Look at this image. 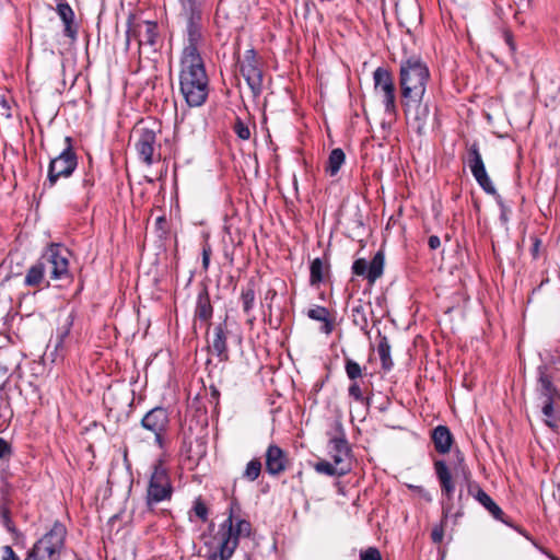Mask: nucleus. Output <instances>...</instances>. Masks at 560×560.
I'll use <instances>...</instances> for the list:
<instances>
[{"label":"nucleus","instance_id":"nucleus-1","mask_svg":"<svg viewBox=\"0 0 560 560\" xmlns=\"http://www.w3.org/2000/svg\"><path fill=\"white\" fill-rule=\"evenodd\" d=\"M179 91L190 107L201 106L208 98L209 78L195 37H189L182 52Z\"/></svg>","mask_w":560,"mask_h":560},{"label":"nucleus","instance_id":"nucleus-2","mask_svg":"<svg viewBox=\"0 0 560 560\" xmlns=\"http://www.w3.org/2000/svg\"><path fill=\"white\" fill-rule=\"evenodd\" d=\"M433 468L440 483L442 497L445 498V500L442 501V521L439 525H435L431 532L432 541L434 544H440L444 537V522L452 515L455 518L462 517L464 515V511L463 506H459V509L453 514L455 482L446 462L443 459H435L433 462Z\"/></svg>","mask_w":560,"mask_h":560},{"label":"nucleus","instance_id":"nucleus-3","mask_svg":"<svg viewBox=\"0 0 560 560\" xmlns=\"http://www.w3.org/2000/svg\"><path fill=\"white\" fill-rule=\"evenodd\" d=\"M240 504L233 500L229 508L228 518L220 525L217 537L221 538V560H228L234 553L240 537H249L252 524L243 518L234 523V513L240 511Z\"/></svg>","mask_w":560,"mask_h":560},{"label":"nucleus","instance_id":"nucleus-4","mask_svg":"<svg viewBox=\"0 0 560 560\" xmlns=\"http://www.w3.org/2000/svg\"><path fill=\"white\" fill-rule=\"evenodd\" d=\"M430 71L427 65L418 57H410L400 65L401 98L423 97Z\"/></svg>","mask_w":560,"mask_h":560},{"label":"nucleus","instance_id":"nucleus-5","mask_svg":"<svg viewBox=\"0 0 560 560\" xmlns=\"http://www.w3.org/2000/svg\"><path fill=\"white\" fill-rule=\"evenodd\" d=\"M67 528L60 522H55L27 551L24 560H60L65 549Z\"/></svg>","mask_w":560,"mask_h":560},{"label":"nucleus","instance_id":"nucleus-6","mask_svg":"<svg viewBox=\"0 0 560 560\" xmlns=\"http://www.w3.org/2000/svg\"><path fill=\"white\" fill-rule=\"evenodd\" d=\"M70 252L61 244L51 243L37 259L43 270L54 281H70Z\"/></svg>","mask_w":560,"mask_h":560},{"label":"nucleus","instance_id":"nucleus-7","mask_svg":"<svg viewBox=\"0 0 560 560\" xmlns=\"http://www.w3.org/2000/svg\"><path fill=\"white\" fill-rule=\"evenodd\" d=\"M457 463L454 466V471L460 475L467 483V492L474 497L495 520L504 522V513L502 509L491 499V497L483 491L480 485L471 479V471L465 463L464 454L456 451Z\"/></svg>","mask_w":560,"mask_h":560},{"label":"nucleus","instance_id":"nucleus-8","mask_svg":"<svg viewBox=\"0 0 560 560\" xmlns=\"http://www.w3.org/2000/svg\"><path fill=\"white\" fill-rule=\"evenodd\" d=\"M65 148L50 160L47 172V183L49 188L54 187L59 178L70 177L78 166V155L74 151L73 139L69 136L65 138Z\"/></svg>","mask_w":560,"mask_h":560},{"label":"nucleus","instance_id":"nucleus-9","mask_svg":"<svg viewBox=\"0 0 560 560\" xmlns=\"http://www.w3.org/2000/svg\"><path fill=\"white\" fill-rule=\"evenodd\" d=\"M173 494V486L166 468L161 462L153 466V471L147 488V505L150 510L160 502L170 501Z\"/></svg>","mask_w":560,"mask_h":560},{"label":"nucleus","instance_id":"nucleus-10","mask_svg":"<svg viewBox=\"0 0 560 560\" xmlns=\"http://www.w3.org/2000/svg\"><path fill=\"white\" fill-rule=\"evenodd\" d=\"M171 423L170 412L164 407H154L141 419V427L153 434L155 444L162 448Z\"/></svg>","mask_w":560,"mask_h":560},{"label":"nucleus","instance_id":"nucleus-11","mask_svg":"<svg viewBox=\"0 0 560 560\" xmlns=\"http://www.w3.org/2000/svg\"><path fill=\"white\" fill-rule=\"evenodd\" d=\"M465 163L469 166L472 176L475 177L478 185L489 195H495L497 189L492 184L480 154L479 144L477 141L467 143V155Z\"/></svg>","mask_w":560,"mask_h":560},{"label":"nucleus","instance_id":"nucleus-12","mask_svg":"<svg viewBox=\"0 0 560 560\" xmlns=\"http://www.w3.org/2000/svg\"><path fill=\"white\" fill-rule=\"evenodd\" d=\"M536 373V393L541 404L560 402V390L553 383L551 369L546 364H540Z\"/></svg>","mask_w":560,"mask_h":560},{"label":"nucleus","instance_id":"nucleus-13","mask_svg":"<svg viewBox=\"0 0 560 560\" xmlns=\"http://www.w3.org/2000/svg\"><path fill=\"white\" fill-rule=\"evenodd\" d=\"M138 139L136 141V150L139 159L148 166L152 165L155 161L160 160V154H156V132L153 128L141 127L136 130Z\"/></svg>","mask_w":560,"mask_h":560},{"label":"nucleus","instance_id":"nucleus-14","mask_svg":"<svg viewBox=\"0 0 560 560\" xmlns=\"http://www.w3.org/2000/svg\"><path fill=\"white\" fill-rule=\"evenodd\" d=\"M374 89L377 93H382L383 104L386 113H395L396 94L393 79L387 69L378 67L373 73Z\"/></svg>","mask_w":560,"mask_h":560},{"label":"nucleus","instance_id":"nucleus-15","mask_svg":"<svg viewBox=\"0 0 560 560\" xmlns=\"http://www.w3.org/2000/svg\"><path fill=\"white\" fill-rule=\"evenodd\" d=\"M405 115L412 122L418 133H422L430 115L428 103L423 97H404L401 98Z\"/></svg>","mask_w":560,"mask_h":560},{"label":"nucleus","instance_id":"nucleus-16","mask_svg":"<svg viewBox=\"0 0 560 560\" xmlns=\"http://www.w3.org/2000/svg\"><path fill=\"white\" fill-rule=\"evenodd\" d=\"M384 254L377 252L372 260L368 262L364 258H358L352 264V272L355 276L365 277L370 284H373L378 278L382 277L384 271Z\"/></svg>","mask_w":560,"mask_h":560},{"label":"nucleus","instance_id":"nucleus-17","mask_svg":"<svg viewBox=\"0 0 560 560\" xmlns=\"http://www.w3.org/2000/svg\"><path fill=\"white\" fill-rule=\"evenodd\" d=\"M290 466L288 453L277 444H269L265 453V469L272 476L277 477L283 474Z\"/></svg>","mask_w":560,"mask_h":560},{"label":"nucleus","instance_id":"nucleus-18","mask_svg":"<svg viewBox=\"0 0 560 560\" xmlns=\"http://www.w3.org/2000/svg\"><path fill=\"white\" fill-rule=\"evenodd\" d=\"M240 72L255 96L262 91L264 74L259 59L238 60Z\"/></svg>","mask_w":560,"mask_h":560},{"label":"nucleus","instance_id":"nucleus-19","mask_svg":"<svg viewBox=\"0 0 560 560\" xmlns=\"http://www.w3.org/2000/svg\"><path fill=\"white\" fill-rule=\"evenodd\" d=\"M328 454L337 466H350L351 448L341 427H339L338 434L329 439Z\"/></svg>","mask_w":560,"mask_h":560},{"label":"nucleus","instance_id":"nucleus-20","mask_svg":"<svg viewBox=\"0 0 560 560\" xmlns=\"http://www.w3.org/2000/svg\"><path fill=\"white\" fill-rule=\"evenodd\" d=\"M213 316V306L211 304V299L209 294L208 287L206 284H201L200 290L197 294L196 306L194 311V322L197 320L203 322L207 324V328L209 329L211 323V318Z\"/></svg>","mask_w":560,"mask_h":560},{"label":"nucleus","instance_id":"nucleus-21","mask_svg":"<svg viewBox=\"0 0 560 560\" xmlns=\"http://www.w3.org/2000/svg\"><path fill=\"white\" fill-rule=\"evenodd\" d=\"M240 302L244 314L247 316V323L253 325L256 317L253 315V311L256 303V280L250 278L247 283L241 288Z\"/></svg>","mask_w":560,"mask_h":560},{"label":"nucleus","instance_id":"nucleus-22","mask_svg":"<svg viewBox=\"0 0 560 560\" xmlns=\"http://www.w3.org/2000/svg\"><path fill=\"white\" fill-rule=\"evenodd\" d=\"M228 334L225 320L214 327L211 349L221 362L229 360Z\"/></svg>","mask_w":560,"mask_h":560},{"label":"nucleus","instance_id":"nucleus-23","mask_svg":"<svg viewBox=\"0 0 560 560\" xmlns=\"http://www.w3.org/2000/svg\"><path fill=\"white\" fill-rule=\"evenodd\" d=\"M131 40L137 44L139 54L148 59H153L163 46L162 37H126L127 47Z\"/></svg>","mask_w":560,"mask_h":560},{"label":"nucleus","instance_id":"nucleus-24","mask_svg":"<svg viewBox=\"0 0 560 560\" xmlns=\"http://www.w3.org/2000/svg\"><path fill=\"white\" fill-rule=\"evenodd\" d=\"M431 440L439 454H446L451 451L454 442L453 434L446 425H438L431 432Z\"/></svg>","mask_w":560,"mask_h":560},{"label":"nucleus","instance_id":"nucleus-25","mask_svg":"<svg viewBox=\"0 0 560 560\" xmlns=\"http://www.w3.org/2000/svg\"><path fill=\"white\" fill-rule=\"evenodd\" d=\"M368 310H371V303L363 300H357L351 308V320L364 334H369Z\"/></svg>","mask_w":560,"mask_h":560},{"label":"nucleus","instance_id":"nucleus-26","mask_svg":"<svg viewBox=\"0 0 560 560\" xmlns=\"http://www.w3.org/2000/svg\"><path fill=\"white\" fill-rule=\"evenodd\" d=\"M23 283L25 287L34 289L49 287V281H46V273L38 260L27 268Z\"/></svg>","mask_w":560,"mask_h":560},{"label":"nucleus","instance_id":"nucleus-27","mask_svg":"<svg viewBox=\"0 0 560 560\" xmlns=\"http://www.w3.org/2000/svg\"><path fill=\"white\" fill-rule=\"evenodd\" d=\"M329 277V265L322 258H315L310 266V284L319 287Z\"/></svg>","mask_w":560,"mask_h":560},{"label":"nucleus","instance_id":"nucleus-28","mask_svg":"<svg viewBox=\"0 0 560 560\" xmlns=\"http://www.w3.org/2000/svg\"><path fill=\"white\" fill-rule=\"evenodd\" d=\"M308 318L322 322V331L326 335H330L335 328V323L330 318V313L325 306L315 305L307 311Z\"/></svg>","mask_w":560,"mask_h":560},{"label":"nucleus","instance_id":"nucleus-29","mask_svg":"<svg viewBox=\"0 0 560 560\" xmlns=\"http://www.w3.org/2000/svg\"><path fill=\"white\" fill-rule=\"evenodd\" d=\"M13 418L10 397L4 386H0V432L5 431Z\"/></svg>","mask_w":560,"mask_h":560},{"label":"nucleus","instance_id":"nucleus-30","mask_svg":"<svg viewBox=\"0 0 560 560\" xmlns=\"http://www.w3.org/2000/svg\"><path fill=\"white\" fill-rule=\"evenodd\" d=\"M57 13L65 25L66 35H75L78 27L74 24V12L67 2L57 4Z\"/></svg>","mask_w":560,"mask_h":560},{"label":"nucleus","instance_id":"nucleus-31","mask_svg":"<svg viewBox=\"0 0 560 560\" xmlns=\"http://www.w3.org/2000/svg\"><path fill=\"white\" fill-rule=\"evenodd\" d=\"M186 15V26L188 35H200L201 13L195 4L192 8H183Z\"/></svg>","mask_w":560,"mask_h":560},{"label":"nucleus","instance_id":"nucleus-32","mask_svg":"<svg viewBox=\"0 0 560 560\" xmlns=\"http://www.w3.org/2000/svg\"><path fill=\"white\" fill-rule=\"evenodd\" d=\"M74 317L72 314H69L61 326L57 329L56 337H55V351L62 353L66 340L70 335L71 327L73 325Z\"/></svg>","mask_w":560,"mask_h":560},{"label":"nucleus","instance_id":"nucleus-33","mask_svg":"<svg viewBox=\"0 0 560 560\" xmlns=\"http://www.w3.org/2000/svg\"><path fill=\"white\" fill-rule=\"evenodd\" d=\"M346 154L342 149H332L326 162L325 171L329 176H336L345 164Z\"/></svg>","mask_w":560,"mask_h":560},{"label":"nucleus","instance_id":"nucleus-34","mask_svg":"<svg viewBox=\"0 0 560 560\" xmlns=\"http://www.w3.org/2000/svg\"><path fill=\"white\" fill-rule=\"evenodd\" d=\"M377 353L380 355L382 369L388 372L393 369L394 362L390 355V345L386 336H381L377 343Z\"/></svg>","mask_w":560,"mask_h":560},{"label":"nucleus","instance_id":"nucleus-35","mask_svg":"<svg viewBox=\"0 0 560 560\" xmlns=\"http://www.w3.org/2000/svg\"><path fill=\"white\" fill-rule=\"evenodd\" d=\"M556 404L557 402L541 404V412L545 416V424L557 432L560 428V413L555 409Z\"/></svg>","mask_w":560,"mask_h":560},{"label":"nucleus","instance_id":"nucleus-36","mask_svg":"<svg viewBox=\"0 0 560 560\" xmlns=\"http://www.w3.org/2000/svg\"><path fill=\"white\" fill-rule=\"evenodd\" d=\"M351 467L345 465L343 467L337 466L334 462L320 460L315 465V470L327 476H343L350 471Z\"/></svg>","mask_w":560,"mask_h":560},{"label":"nucleus","instance_id":"nucleus-37","mask_svg":"<svg viewBox=\"0 0 560 560\" xmlns=\"http://www.w3.org/2000/svg\"><path fill=\"white\" fill-rule=\"evenodd\" d=\"M261 469L262 465L260 459L253 458L247 463L245 470L243 471V478L248 481H255L260 476Z\"/></svg>","mask_w":560,"mask_h":560},{"label":"nucleus","instance_id":"nucleus-38","mask_svg":"<svg viewBox=\"0 0 560 560\" xmlns=\"http://www.w3.org/2000/svg\"><path fill=\"white\" fill-rule=\"evenodd\" d=\"M345 371L350 381H355L363 376L364 369L351 358L346 357Z\"/></svg>","mask_w":560,"mask_h":560},{"label":"nucleus","instance_id":"nucleus-39","mask_svg":"<svg viewBox=\"0 0 560 560\" xmlns=\"http://www.w3.org/2000/svg\"><path fill=\"white\" fill-rule=\"evenodd\" d=\"M96 176L93 171L85 172L82 178V187L85 190V200L89 201L92 198V189L95 185Z\"/></svg>","mask_w":560,"mask_h":560},{"label":"nucleus","instance_id":"nucleus-40","mask_svg":"<svg viewBox=\"0 0 560 560\" xmlns=\"http://www.w3.org/2000/svg\"><path fill=\"white\" fill-rule=\"evenodd\" d=\"M192 511L196 514L198 518H200L202 522H206L208 520V508L206 503L201 500V498H197L194 502Z\"/></svg>","mask_w":560,"mask_h":560},{"label":"nucleus","instance_id":"nucleus-41","mask_svg":"<svg viewBox=\"0 0 560 560\" xmlns=\"http://www.w3.org/2000/svg\"><path fill=\"white\" fill-rule=\"evenodd\" d=\"M233 130L242 140H248L250 138V130L248 126L245 122H243L240 118L236 119L233 126Z\"/></svg>","mask_w":560,"mask_h":560},{"label":"nucleus","instance_id":"nucleus-42","mask_svg":"<svg viewBox=\"0 0 560 560\" xmlns=\"http://www.w3.org/2000/svg\"><path fill=\"white\" fill-rule=\"evenodd\" d=\"M348 395H349V397L353 398L355 401H359V402L363 401V399H364L363 392L361 389V386H360L358 380L351 381V383L348 387Z\"/></svg>","mask_w":560,"mask_h":560},{"label":"nucleus","instance_id":"nucleus-43","mask_svg":"<svg viewBox=\"0 0 560 560\" xmlns=\"http://www.w3.org/2000/svg\"><path fill=\"white\" fill-rule=\"evenodd\" d=\"M360 560H383V558L376 547H369L360 551Z\"/></svg>","mask_w":560,"mask_h":560},{"label":"nucleus","instance_id":"nucleus-44","mask_svg":"<svg viewBox=\"0 0 560 560\" xmlns=\"http://www.w3.org/2000/svg\"><path fill=\"white\" fill-rule=\"evenodd\" d=\"M0 520L9 530H13L10 510L5 505H0Z\"/></svg>","mask_w":560,"mask_h":560},{"label":"nucleus","instance_id":"nucleus-45","mask_svg":"<svg viewBox=\"0 0 560 560\" xmlns=\"http://www.w3.org/2000/svg\"><path fill=\"white\" fill-rule=\"evenodd\" d=\"M155 229L159 232L160 237H165L168 232L167 220L164 215L158 217L155 219Z\"/></svg>","mask_w":560,"mask_h":560},{"label":"nucleus","instance_id":"nucleus-46","mask_svg":"<svg viewBox=\"0 0 560 560\" xmlns=\"http://www.w3.org/2000/svg\"><path fill=\"white\" fill-rule=\"evenodd\" d=\"M211 254L212 250L210 244L205 242L202 245V268L205 271L209 269Z\"/></svg>","mask_w":560,"mask_h":560},{"label":"nucleus","instance_id":"nucleus-47","mask_svg":"<svg viewBox=\"0 0 560 560\" xmlns=\"http://www.w3.org/2000/svg\"><path fill=\"white\" fill-rule=\"evenodd\" d=\"M209 404H211L213 410L217 411L220 404V392L214 385L209 387Z\"/></svg>","mask_w":560,"mask_h":560},{"label":"nucleus","instance_id":"nucleus-48","mask_svg":"<svg viewBox=\"0 0 560 560\" xmlns=\"http://www.w3.org/2000/svg\"><path fill=\"white\" fill-rule=\"evenodd\" d=\"M12 453V445L7 440L0 438V459L9 458Z\"/></svg>","mask_w":560,"mask_h":560},{"label":"nucleus","instance_id":"nucleus-49","mask_svg":"<svg viewBox=\"0 0 560 560\" xmlns=\"http://www.w3.org/2000/svg\"><path fill=\"white\" fill-rule=\"evenodd\" d=\"M11 116H12V113H11L10 102L4 96H1V98H0V117L8 119Z\"/></svg>","mask_w":560,"mask_h":560},{"label":"nucleus","instance_id":"nucleus-50","mask_svg":"<svg viewBox=\"0 0 560 560\" xmlns=\"http://www.w3.org/2000/svg\"><path fill=\"white\" fill-rule=\"evenodd\" d=\"M503 44H504L505 48L508 49V52L511 56H513L515 52V49H516V45L514 43V37H510V36L503 37Z\"/></svg>","mask_w":560,"mask_h":560},{"label":"nucleus","instance_id":"nucleus-51","mask_svg":"<svg viewBox=\"0 0 560 560\" xmlns=\"http://www.w3.org/2000/svg\"><path fill=\"white\" fill-rule=\"evenodd\" d=\"M533 240V244H532V247H530V254L533 256V258H537L539 256V249H540V246H541V241L537 237H532Z\"/></svg>","mask_w":560,"mask_h":560},{"label":"nucleus","instance_id":"nucleus-52","mask_svg":"<svg viewBox=\"0 0 560 560\" xmlns=\"http://www.w3.org/2000/svg\"><path fill=\"white\" fill-rule=\"evenodd\" d=\"M430 249L435 250L441 246V240L438 235H431L428 240Z\"/></svg>","mask_w":560,"mask_h":560},{"label":"nucleus","instance_id":"nucleus-53","mask_svg":"<svg viewBox=\"0 0 560 560\" xmlns=\"http://www.w3.org/2000/svg\"><path fill=\"white\" fill-rule=\"evenodd\" d=\"M218 539H219L218 548L208 555L207 560H221V538H218Z\"/></svg>","mask_w":560,"mask_h":560},{"label":"nucleus","instance_id":"nucleus-54","mask_svg":"<svg viewBox=\"0 0 560 560\" xmlns=\"http://www.w3.org/2000/svg\"><path fill=\"white\" fill-rule=\"evenodd\" d=\"M256 59H258V57H257V51L255 48H249L245 51L243 60H256Z\"/></svg>","mask_w":560,"mask_h":560},{"label":"nucleus","instance_id":"nucleus-55","mask_svg":"<svg viewBox=\"0 0 560 560\" xmlns=\"http://www.w3.org/2000/svg\"><path fill=\"white\" fill-rule=\"evenodd\" d=\"M183 8H192L197 4V0H178Z\"/></svg>","mask_w":560,"mask_h":560},{"label":"nucleus","instance_id":"nucleus-56","mask_svg":"<svg viewBox=\"0 0 560 560\" xmlns=\"http://www.w3.org/2000/svg\"><path fill=\"white\" fill-rule=\"evenodd\" d=\"M144 25H145V32L148 35L152 34L156 27V24L155 23H152V22H144Z\"/></svg>","mask_w":560,"mask_h":560},{"label":"nucleus","instance_id":"nucleus-57","mask_svg":"<svg viewBox=\"0 0 560 560\" xmlns=\"http://www.w3.org/2000/svg\"><path fill=\"white\" fill-rule=\"evenodd\" d=\"M541 551L551 560H560L558 557L553 556L551 552H549L545 549H541Z\"/></svg>","mask_w":560,"mask_h":560},{"label":"nucleus","instance_id":"nucleus-58","mask_svg":"<svg viewBox=\"0 0 560 560\" xmlns=\"http://www.w3.org/2000/svg\"><path fill=\"white\" fill-rule=\"evenodd\" d=\"M268 294H269V298H272V296H275L277 293H276V291H275V290H269V291L267 292V295H268Z\"/></svg>","mask_w":560,"mask_h":560},{"label":"nucleus","instance_id":"nucleus-59","mask_svg":"<svg viewBox=\"0 0 560 560\" xmlns=\"http://www.w3.org/2000/svg\"><path fill=\"white\" fill-rule=\"evenodd\" d=\"M268 294H269V298H272V296H275L277 293H276V291H275V290H269V291L267 292V295H268Z\"/></svg>","mask_w":560,"mask_h":560},{"label":"nucleus","instance_id":"nucleus-60","mask_svg":"<svg viewBox=\"0 0 560 560\" xmlns=\"http://www.w3.org/2000/svg\"><path fill=\"white\" fill-rule=\"evenodd\" d=\"M462 498H463V492L460 491L459 494H458V501L459 502L462 501Z\"/></svg>","mask_w":560,"mask_h":560},{"label":"nucleus","instance_id":"nucleus-61","mask_svg":"<svg viewBox=\"0 0 560 560\" xmlns=\"http://www.w3.org/2000/svg\"><path fill=\"white\" fill-rule=\"evenodd\" d=\"M236 46L238 47V46H240V43H236ZM235 54H237V55H238V50H237Z\"/></svg>","mask_w":560,"mask_h":560}]
</instances>
